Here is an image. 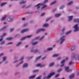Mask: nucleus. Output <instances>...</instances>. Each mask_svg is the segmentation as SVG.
<instances>
[{
  "mask_svg": "<svg viewBox=\"0 0 79 79\" xmlns=\"http://www.w3.org/2000/svg\"><path fill=\"white\" fill-rule=\"evenodd\" d=\"M78 26V24H77L75 26H73L74 28L75 29V30H74V32H76V31H77L79 29V28H78V27L77 26Z\"/></svg>",
  "mask_w": 79,
  "mask_h": 79,
  "instance_id": "3",
  "label": "nucleus"
},
{
  "mask_svg": "<svg viewBox=\"0 0 79 79\" xmlns=\"http://www.w3.org/2000/svg\"><path fill=\"white\" fill-rule=\"evenodd\" d=\"M3 55V53H2L0 54V56H1Z\"/></svg>",
  "mask_w": 79,
  "mask_h": 79,
  "instance_id": "54",
  "label": "nucleus"
},
{
  "mask_svg": "<svg viewBox=\"0 0 79 79\" xmlns=\"http://www.w3.org/2000/svg\"><path fill=\"white\" fill-rule=\"evenodd\" d=\"M38 52V50H36L34 51V53H37Z\"/></svg>",
  "mask_w": 79,
  "mask_h": 79,
  "instance_id": "46",
  "label": "nucleus"
},
{
  "mask_svg": "<svg viewBox=\"0 0 79 79\" xmlns=\"http://www.w3.org/2000/svg\"><path fill=\"white\" fill-rule=\"evenodd\" d=\"M53 65H54V63L52 62L50 64L49 66V67H51V66H52Z\"/></svg>",
  "mask_w": 79,
  "mask_h": 79,
  "instance_id": "23",
  "label": "nucleus"
},
{
  "mask_svg": "<svg viewBox=\"0 0 79 79\" xmlns=\"http://www.w3.org/2000/svg\"><path fill=\"white\" fill-rule=\"evenodd\" d=\"M33 12H27V13H28L29 14H31V13H32Z\"/></svg>",
  "mask_w": 79,
  "mask_h": 79,
  "instance_id": "59",
  "label": "nucleus"
},
{
  "mask_svg": "<svg viewBox=\"0 0 79 79\" xmlns=\"http://www.w3.org/2000/svg\"><path fill=\"white\" fill-rule=\"evenodd\" d=\"M7 3L6 2H4L1 4V6H3L5 5H6V4H7Z\"/></svg>",
  "mask_w": 79,
  "mask_h": 79,
  "instance_id": "15",
  "label": "nucleus"
},
{
  "mask_svg": "<svg viewBox=\"0 0 79 79\" xmlns=\"http://www.w3.org/2000/svg\"><path fill=\"white\" fill-rule=\"evenodd\" d=\"M76 10H78V9H79V7H76Z\"/></svg>",
  "mask_w": 79,
  "mask_h": 79,
  "instance_id": "62",
  "label": "nucleus"
},
{
  "mask_svg": "<svg viewBox=\"0 0 79 79\" xmlns=\"http://www.w3.org/2000/svg\"><path fill=\"white\" fill-rule=\"evenodd\" d=\"M6 16L4 17H3L2 18V19H1V21H3V20H4L6 18Z\"/></svg>",
  "mask_w": 79,
  "mask_h": 79,
  "instance_id": "25",
  "label": "nucleus"
},
{
  "mask_svg": "<svg viewBox=\"0 0 79 79\" xmlns=\"http://www.w3.org/2000/svg\"><path fill=\"white\" fill-rule=\"evenodd\" d=\"M73 15L69 16L68 17L69 19L68 20V21H71L72 20V19H73Z\"/></svg>",
  "mask_w": 79,
  "mask_h": 79,
  "instance_id": "13",
  "label": "nucleus"
},
{
  "mask_svg": "<svg viewBox=\"0 0 79 79\" xmlns=\"http://www.w3.org/2000/svg\"><path fill=\"white\" fill-rule=\"evenodd\" d=\"M44 37V36H43L42 37H41L40 39V40H42L43 39Z\"/></svg>",
  "mask_w": 79,
  "mask_h": 79,
  "instance_id": "40",
  "label": "nucleus"
},
{
  "mask_svg": "<svg viewBox=\"0 0 79 79\" xmlns=\"http://www.w3.org/2000/svg\"><path fill=\"white\" fill-rule=\"evenodd\" d=\"M60 40L61 42L60 43V44H62V43L63 42V41H64V36H62L61 38H60Z\"/></svg>",
  "mask_w": 79,
  "mask_h": 79,
  "instance_id": "7",
  "label": "nucleus"
},
{
  "mask_svg": "<svg viewBox=\"0 0 79 79\" xmlns=\"http://www.w3.org/2000/svg\"><path fill=\"white\" fill-rule=\"evenodd\" d=\"M14 30V28H12L11 29H10V32H12V31H13V30Z\"/></svg>",
  "mask_w": 79,
  "mask_h": 79,
  "instance_id": "49",
  "label": "nucleus"
},
{
  "mask_svg": "<svg viewBox=\"0 0 79 79\" xmlns=\"http://www.w3.org/2000/svg\"><path fill=\"white\" fill-rule=\"evenodd\" d=\"M48 24H45L43 26V27H48Z\"/></svg>",
  "mask_w": 79,
  "mask_h": 79,
  "instance_id": "28",
  "label": "nucleus"
},
{
  "mask_svg": "<svg viewBox=\"0 0 79 79\" xmlns=\"http://www.w3.org/2000/svg\"><path fill=\"white\" fill-rule=\"evenodd\" d=\"M25 6H26V5L23 6L22 7V8H24V7H25Z\"/></svg>",
  "mask_w": 79,
  "mask_h": 79,
  "instance_id": "53",
  "label": "nucleus"
},
{
  "mask_svg": "<svg viewBox=\"0 0 79 79\" xmlns=\"http://www.w3.org/2000/svg\"><path fill=\"white\" fill-rule=\"evenodd\" d=\"M61 15V14H57L55 15L56 17H59Z\"/></svg>",
  "mask_w": 79,
  "mask_h": 79,
  "instance_id": "20",
  "label": "nucleus"
},
{
  "mask_svg": "<svg viewBox=\"0 0 79 79\" xmlns=\"http://www.w3.org/2000/svg\"><path fill=\"white\" fill-rule=\"evenodd\" d=\"M31 36H32V35H28L27 36L23 37L21 39H20V40H24V39H26V38H30Z\"/></svg>",
  "mask_w": 79,
  "mask_h": 79,
  "instance_id": "4",
  "label": "nucleus"
},
{
  "mask_svg": "<svg viewBox=\"0 0 79 79\" xmlns=\"http://www.w3.org/2000/svg\"><path fill=\"white\" fill-rule=\"evenodd\" d=\"M11 44H12V42H10L9 43L7 44V45H11Z\"/></svg>",
  "mask_w": 79,
  "mask_h": 79,
  "instance_id": "47",
  "label": "nucleus"
},
{
  "mask_svg": "<svg viewBox=\"0 0 79 79\" xmlns=\"http://www.w3.org/2000/svg\"><path fill=\"white\" fill-rule=\"evenodd\" d=\"M30 7V6H27V7H26V8H29Z\"/></svg>",
  "mask_w": 79,
  "mask_h": 79,
  "instance_id": "60",
  "label": "nucleus"
},
{
  "mask_svg": "<svg viewBox=\"0 0 79 79\" xmlns=\"http://www.w3.org/2000/svg\"><path fill=\"white\" fill-rule=\"evenodd\" d=\"M36 66L37 67H39V66H40V67H43L44 66V65H42L40 64H37Z\"/></svg>",
  "mask_w": 79,
  "mask_h": 79,
  "instance_id": "14",
  "label": "nucleus"
},
{
  "mask_svg": "<svg viewBox=\"0 0 79 79\" xmlns=\"http://www.w3.org/2000/svg\"><path fill=\"white\" fill-rule=\"evenodd\" d=\"M74 49H75V46H72V48H71V51H73V50H74Z\"/></svg>",
  "mask_w": 79,
  "mask_h": 79,
  "instance_id": "21",
  "label": "nucleus"
},
{
  "mask_svg": "<svg viewBox=\"0 0 79 79\" xmlns=\"http://www.w3.org/2000/svg\"><path fill=\"white\" fill-rule=\"evenodd\" d=\"M65 70L66 72H71L73 71L72 69H69V67H66Z\"/></svg>",
  "mask_w": 79,
  "mask_h": 79,
  "instance_id": "6",
  "label": "nucleus"
},
{
  "mask_svg": "<svg viewBox=\"0 0 79 79\" xmlns=\"http://www.w3.org/2000/svg\"><path fill=\"white\" fill-rule=\"evenodd\" d=\"M11 6H12V4H9V7H11Z\"/></svg>",
  "mask_w": 79,
  "mask_h": 79,
  "instance_id": "56",
  "label": "nucleus"
},
{
  "mask_svg": "<svg viewBox=\"0 0 79 79\" xmlns=\"http://www.w3.org/2000/svg\"><path fill=\"white\" fill-rule=\"evenodd\" d=\"M71 31H69L67 32L66 33V35H67V34H69V33H71Z\"/></svg>",
  "mask_w": 79,
  "mask_h": 79,
  "instance_id": "36",
  "label": "nucleus"
},
{
  "mask_svg": "<svg viewBox=\"0 0 79 79\" xmlns=\"http://www.w3.org/2000/svg\"><path fill=\"white\" fill-rule=\"evenodd\" d=\"M64 28L62 29V32H64Z\"/></svg>",
  "mask_w": 79,
  "mask_h": 79,
  "instance_id": "55",
  "label": "nucleus"
},
{
  "mask_svg": "<svg viewBox=\"0 0 79 79\" xmlns=\"http://www.w3.org/2000/svg\"><path fill=\"white\" fill-rule=\"evenodd\" d=\"M39 71V70H35L33 71V73H37Z\"/></svg>",
  "mask_w": 79,
  "mask_h": 79,
  "instance_id": "32",
  "label": "nucleus"
},
{
  "mask_svg": "<svg viewBox=\"0 0 79 79\" xmlns=\"http://www.w3.org/2000/svg\"><path fill=\"white\" fill-rule=\"evenodd\" d=\"M79 71H78L77 74V76H79Z\"/></svg>",
  "mask_w": 79,
  "mask_h": 79,
  "instance_id": "57",
  "label": "nucleus"
},
{
  "mask_svg": "<svg viewBox=\"0 0 79 79\" xmlns=\"http://www.w3.org/2000/svg\"><path fill=\"white\" fill-rule=\"evenodd\" d=\"M22 19V20H23V21H24V20H25V18H23Z\"/></svg>",
  "mask_w": 79,
  "mask_h": 79,
  "instance_id": "58",
  "label": "nucleus"
},
{
  "mask_svg": "<svg viewBox=\"0 0 79 79\" xmlns=\"http://www.w3.org/2000/svg\"><path fill=\"white\" fill-rule=\"evenodd\" d=\"M19 66V64H18L16 66V67H18Z\"/></svg>",
  "mask_w": 79,
  "mask_h": 79,
  "instance_id": "64",
  "label": "nucleus"
},
{
  "mask_svg": "<svg viewBox=\"0 0 79 79\" xmlns=\"http://www.w3.org/2000/svg\"><path fill=\"white\" fill-rule=\"evenodd\" d=\"M55 74V73L54 72L52 73H50V74L48 75L47 77H44V79H48L49 78H50V77L51 76H52L54 75V74Z\"/></svg>",
  "mask_w": 79,
  "mask_h": 79,
  "instance_id": "2",
  "label": "nucleus"
},
{
  "mask_svg": "<svg viewBox=\"0 0 79 79\" xmlns=\"http://www.w3.org/2000/svg\"><path fill=\"white\" fill-rule=\"evenodd\" d=\"M27 24L26 23L24 24V27H25V26H27Z\"/></svg>",
  "mask_w": 79,
  "mask_h": 79,
  "instance_id": "52",
  "label": "nucleus"
},
{
  "mask_svg": "<svg viewBox=\"0 0 79 79\" xmlns=\"http://www.w3.org/2000/svg\"><path fill=\"white\" fill-rule=\"evenodd\" d=\"M62 70H63V69H59L57 71V73H60V72H61V71Z\"/></svg>",
  "mask_w": 79,
  "mask_h": 79,
  "instance_id": "30",
  "label": "nucleus"
},
{
  "mask_svg": "<svg viewBox=\"0 0 79 79\" xmlns=\"http://www.w3.org/2000/svg\"><path fill=\"white\" fill-rule=\"evenodd\" d=\"M4 44H5V41H3L1 43V45H3Z\"/></svg>",
  "mask_w": 79,
  "mask_h": 79,
  "instance_id": "42",
  "label": "nucleus"
},
{
  "mask_svg": "<svg viewBox=\"0 0 79 79\" xmlns=\"http://www.w3.org/2000/svg\"><path fill=\"white\" fill-rule=\"evenodd\" d=\"M56 1L53 2L51 4V5H53V4H55V3H56Z\"/></svg>",
  "mask_w": 79,
  "mask_h": 79,
  "instance_id": "29",
  "label": "nucleus"
},
{
  "mask_svg": "<svg viewBox=\"0 0 79 79\" xmlns=\"http://www.w3.org/2000/svg\"><path fill=\"white\" fill-rule=\"evenodd\" d=\"M71 64H74V63L73 62H70L69 63V65H71Z\"/></svg>",
  "mask_w": 79,
  "mask_h": 79,
  "instance_id": "35",
  "label": "nucleus"
},
{
  "mask_svg": "<svg viewBox=\"0 0 79 79\" xmlns=\"http://www.w3.org/2000/svg\"><path fill=\"white\" fill-rule=\"evenodd\" d=\"M27 47H28V45H27L25 46V48H27Z\"/></svg>",
  "mask_w": 79,
  "mask_h": 79,
  "instance_id": "63",
  "label": "nucleus"
},
{
  "mask_svg": "<svg viewBox=\"0 0 79 79\" xmlns=\"http://www.w3.org/2000/svg\"><path fill=\"white\" fill-rule=\"evenodd\" d=\"M6 29V27H4L2 28L1 29V31H3V30H5Z\"/></svg>",
  "mask_w": 79,
  "mask_h": 79,
  "instance_id": "27",
  "label": "nucleus"
},
{
  "mask_svg": "<svg viewBox=\"0 0 79 79\" xmlns=\"http://www.w3.org/2000/svg\"><path fill=\"white\" fill-rule=\"evenodd\" d=\"M40 38V37L39 36H38L35 38V39H39Z\"/></svg>",
  "mask_w": 79,
  "mask_h": 79,
  "instance_id": "50",
  "label": "nucleus"
},
{
  "mask_svg": "<svg viewBox=\"0 0 79 79\" xmlns=\"http://www.w3.org/2000/svg\"><path fill=\"white\" fill-rule=\"evenodd\" d=\"M46 58V56H44L42 58V60H44Z\"/></svg>",
  "mask_w": 79,
  "mask_h": 79,
  "instance_id": "48",
  "label": "nucleus"
},
{
  "mask_svg": "<svg viewBox=\"0 0 79 79\" xmlns=\"http://www.w3.org/2000/svg\"><path fill=\"white\" fill-rule=\"evenodd\" d=\"M61 59V57H59L57 59V60H60Z\"/></svg>",
  "mask_w": 79,
  "mask_h": 79,
  "instance_id": "61",
  "label": "nucleus"
},
{
  "mask_svg": "<svg viewBox=\"0 0 79 79\" xmlns=\"http://www.w3.org/2000/svg\"><path fill=\"white\" fill-rule=\"evenodd\" d=\"M23 59H24V57H22L21 58L20 60V61H23Z\"/></svg>",
  "mask_w": 79,
  "mask_h": 79,
  "instance_id": "44",
  "label": "nucleus"
},
{
  "mask_svg": "<svg viewBox=\"0 0 79 79\" xmlns=\"http://www.w3.org/2000/svg\"><path fill=\"white\" fill-rule=\"evenodd\" d=\"M13 38H12L11 37H9L8 38H6V40H12V39Z\"/></svg>",
  "mask_w": 79,
  "mask_h": 79,
  "instance_id": "19",
  "label": "nucleus"
},
{
  "mask_svg": "<svg viewBox=\"0 0 79 79\" xmlns=\"http://www.w3.org/2000/svg\"><path fill=\"white\" fill-rule=\"evenodd\" d=\"M51 18H52L50 17V18H48V19H47L46 20V21H48V20L50 19H51Z\"/></svg>",
  "mask_w": 79,
  "mask_h": 79,
  "instance_id": "39",
  "label": "nucleus"
},
{
  "mask_svg": "<svg viewBox=\"0 0 79 79\" xmlns=\"http://www.w3.org/2000/svg\"><path fill=\"white\" fill-rule=\"evenodd\" d=\"M47 2H48V0H45L44 3H39L35 5V7H37V9H39L40 7V5H42L44 6L42 7V9H44V8H45V7H47V5H45V3H47Z\"/></svg>",
  "mask_w": 79,
  "mask_h": 79,
  "instance_id": "1",
  "label": "nucleus"
},
{
  "mask_svg": "<svg viewBox=\"0 0 79 79\" xmlns=\"http://www.w3.org/2000/svg\"><path fill=\"white\" fill-rule=\"evenodd\" d=\"M74 76H75L74 73H72L70 76L69 78L70 79H73V78L74 77Z\"/></svg>",
  "mask_w": 79,
  "mask_h": 79,
  "instance_id": "10",
  "label": "nucleus"
},
{
  "mask_svg": "<svg viewBox=\"0 0 79 79\" xmlns=\"http://www.w3.org/2000/svg\"><path fill=\"white\" fill-rule=\"evenodd\" d=\"M58 55H59V54H54L52 56V57H55L56 56H58Z\"/></svg>",
  "mask_w": 79,
  "mask_h": 79,
  "instance_id": "24",
  "label": "nucleus"
},
{
  "mask_svg": "<svg viewBox=\"0 0 79 79\" xmlns=\"http://www.w3.org/2000/svg\"><path fill=\"white\" fill-rule=\"evenodd\" d=\"M5 35H6V33H4L2 36H1V39H0V41H2V40H3V38Z\"/></svg>",
  "mask_w": 79,
  "mask_h": 79,
  "instance_id": "9",
  "label": "nucleus"
},
{
  "mask_svg": "<svg viewBox=\"0 0 79 79\" xmlns=\"http://www.w3.org/2000/svg\"><path fill=\"white\" fill-rule=\"evenodd\" d=\"M35 76H36V75H33L32 76H31V77H30L29 78L30 79H34V77H35Z\"/></svg>",
  "mask_w": 79,
  "mask_h": 79,
  "instance_id": "16",
  "label": "nucleus"
},
{
  "mask_svg": "<svg viewBox=\"0 0 79 79\" xmlns=\"http://www.w3.org/2000/svg\"><path fill=\"white\" fill-rule=\"evenodd\" d=\"M28 66V64L27 63H25L23 64V68H26Z\"/></svg>",
  "mask_w": 79,
  "mask_h": 79,
  "instance_id": "17",
  "label": "nucleus"
},
{
  "mask_svg": "<svg viewBox=\"0 0 79 79\" xmlns=\"http://www.w3.org/2000/svg\"><path fill=\"white\" fill-rule=\"evenodd\" d=\"M22 44V43L21 42H20L19 43L16 45V46H17V47H18V46H19L21 44Z\"/></svg>",
  "mask_w": 79,
  "mask_h": 79,
  "instance_id": "26",
  "label": "nucleus"
},
{
  "mask_svg": "<svg viewBox=\"0 0 79 79\" xmlns=\"http://www.w3.org/2000/svg\"><path fill=\"white\" fill-rule=\"evenodd\" d=\"M41 57H42V56H39L36 59V61L38 60H39V58H41Z\"/></svg>",
  "mask_w": 79,
  "mask_h": 79,
  "instance_id": "33",
  "label": "nucleus"
},
{
  "mask_svg": "<svg viewBox=\"0 0 79 79\" xmlns=\"http://www.w3.org/2000/svg\"><path fill=\"white\" fill-rule=\"evenodd\" d=\"M26 3V1L23 0L20 2L19 3L20 5H21V4H25Z\"/></svg>",
  "mask_w": 79,
  "mask_h": 79,
  "instance_id": "12",
  "label": "nucleus"
},
{
  "mask_svg": "<svg viewBox=\"0 0 79 79\" xmlns=\"http://www.w3.org/2000/svg\"><path fill=\"white\" fill-rule=\"evenodd\" d=\"M52 48H49L47 49V50H52Z\"/></svg>",
  "mask_w": 79,
  "mask_h": 79,
  "instance_id": "37",
  "label": "nucleus"
},
{
  "mask_svg": "<svg viewBox=\"0 0 79 79\" xmlns=\"http://www.w3.org/2000/svg\"><path fill=\"white\" fill-rule=\"evenodd\" d=\"M59 75H60L59 74H56L55 76V77H58L59 76Z\"/></svg>",
  "mask_w": 79,
  "mask_h": 79,
  "instance_id": "43",
  "label": "nucleus"
},
{
  "mask_svg": "<svg viewBox=\"0 0 79 79\" xmlns=\"http://www.w3.org/2000/svg\"><path fill=\"white\" fill-rule=\"evenodd\" d=\"M64 7V6H61L60 7V9H63Z\"/></svg>",
  "mask_w": 79,
  "mask_h": 79,
  "instance_id": "38",
  "label": "nucleus"
},
{
  "mask_svg": "<svg viewBox=\"0 0 79 79\" xmlns=\"http://www.w3.org/2000/svg\"><path fill=\"white\" fill-rule=\"evenodd\" d=\"M38 44V42H35L32 43V45H36V44Z\"/></svg>",
  "mask_w": 79,
  "mask_h": 79,
  "instance_id": "22",
  "label": "nucleus"
},
{
  "mask_svg": "<svg viewBox=\"0 0 79 79\" xmlns=\"http://www.w3.org/2000/svg\"><path fill=\"white\" fill-rule=\"evenodd\" d=\"M41 76H40L37 77L36 78V79H40V78H41Z\"/></svg>",
  "mask_w": 79,
  "mask_h": 79,
  "instance_id": "34",
  "label": "nucleus"
},
{
  "mask_svg": "<svg viewBox=\"0 0 79 79\" xmlns=\"http://www.w3.org/2000/svg\"><path fill=\"white\" fill-rule=\"evenodd\" d=\"M6 57H3V61H5L6 60Z\"/></svg>",
  "mask_w": 79,
  "mask_h": 79,
  "instance_id": "45",
  "label": "nucleus"
},
{
  "mask_svg": "<svg viewBox=\"0 0 79 79\" xmlns=\"http://www.w3.org/2000/svg\"><path fill=\"white\" fill-rule=\"evenodd\" d=\"M45 13H43V14H42L41 15V16H44V15H45Z\"/></svg>",
  "mask_w": 79,
  "mask_h": 79,
  "instance_id": "41",
  "label": "nucleus"
},
{
  "mask_svg": "<svg viewBox=\"0 0 79 79\" xmlns=\"http://www.w3.org/2000/svg\"><path fill=\"white\" fill-rule=\"evenodd\" d=\"M45 31V29L44 28L40 29L36 31V34H38V33H39V32H40V31Z\"/></svg>",
  "mask_w": 79,
  "mask_h": 79,
  "instance_id": "5",
  "label": "nucleus"
},
{
  "mask_svg": "<svg viewBox=\"0 0 79 79\" xmlns=\"http://www.w3.org/2000/svg\"><path fill=\"white\" fill-rule=\"evenodd\" d=\"M56 9H54L53 10V12H55V11H56Z\"/></svg>",
  "mask_w": 79,
  "mask_h": 79,
  "instance_id": "51",
  "label": "nucleus"
},
{
  "mask_svg": "<svg viewBox=\"0 0 79 79\" xmlns=\"http://www.w3.org/2000/svg\"><path fill=\"white\" fill-rule=\"evenodd\" d=\"M65 62V60H62L61 61V64H62V65L60 66V67H62V66H64V63Z\"/></svg>",
  "mask_w": 79,
  "mask_h": 79,
  "instance_id": "11",
  "label": "nucleus"
},
{
  "mask_svg": "<svg viewBox=\"0 0 79 79\" xmlns=\"http://www.w3.org/2000/svg\"><path fill=\"white\" fill-rule=\"evenodd\" d=\"M9 21H13V19L11 18H9L8 19Z\"/></svg>",
  "mask_w": 79,
  "mask_h": 79,
  "instance_id": "31",
  "label": "nucleus"
},
{
  "mask_svg": "<svg viewBox=\"0 0 79 79\" xmlns=\"http://www.w3.org/2000/svg\"><path fill=\"white\" fill-rule=\"evenodd\" d=\"M73 2L72 1H70L67 4V5H72V4H73Z\"/></svg>",
  "mask_w": 79,
  "mask_h": 79,
  "instance_id": "18",
  "label": "nucleus"
},
{
  "mask_svg": "<svg viewBox=\"0 0 79 79\" xmlns=\"http://www.w3.org/2000/svg\"><path fill=\"white\" fill-rule=\"evenodd\" d=\"M29 31V29H25L21 31V33H24V32H27Z\"/></svg>",
  "mask_w": 79,
  "mask_h": 79,
  "instance_id": "8",
  "label": "nucleus"
}]
</instances>
